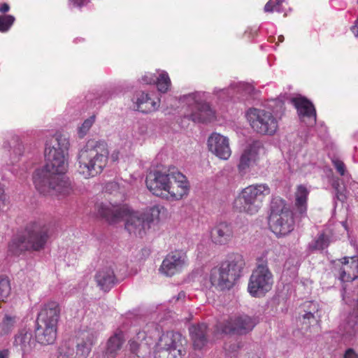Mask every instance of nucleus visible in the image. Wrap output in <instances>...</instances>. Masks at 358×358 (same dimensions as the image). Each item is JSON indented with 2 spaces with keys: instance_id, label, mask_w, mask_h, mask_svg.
<instances>
[{
  "instance_id": "f257e3e1",
  "label": "nucleus",
  "mask_w": 358,
  "mask_h": 358,
  "mask_svg": "<svg viewBox=\"0 0 358 358\" xmlns=\"http://www.w3.org/2000/svg\"><path fill=\"white\" fill-rule=\"evenodd\" d=\"M67 144L66 139L61 136H52L47 141L46 164L33 176L35 187L41 194L64 197L73 192L71 182L64 176L68 168Z\"/></svg>"
},
{
  "instance_id": "f03ea898",
  "label": "nucleus",
  "mask_w": 358,
  "mask_h": 358,
  "mask_svg": "<svg viewBox=\"0 0 358 358\" xmlns=\"http://www.w3.org/2000/svg\"><path fill=\"white\" fill-rule=\"evenodd\" d=\"M27 236L13 238L8 245V251L14 255H20L25 251H40L45 248L53 234V227L43 221L31 222L26 227Z\"/></svg>"
},
{
  "instance_id": "7ed1b4c3",
  "label": "nucleus",
  "mask_w": 358,
  "mask_h": 358,
  "mask_svg": "<svg viewBox=\"0 0 358 358\" xmlns=\"http://www.w3.org/2000/svg\"><path fill=\"white\" fill-rule=\"evenodd\" d=\"M107 143L102 141L90 140L78 156V172L85 178L100 174L108 160Z\"/></svg>"
},
{
  "instance_id": "20e7f679",
  "label": "nucleus",
  "mask_w": 358,
  "mask_h": 358,
  "mask_svg": "<svg viewBox=\"0 0 358 358\" xmlns=\"http://www.w3.org/2000/svg\"><path fill=\"white\" fill-rule=\"evenodd\" d=\"M98 214L109 223H116L126 219L125 229L129 234L142 236L148 225L141 212L132 210L127 205H97Z\"/></svg>"
},
{
  "instance_id": "39448f33",
  "label": "nucleus",
  "mask_w": 358,
  "mask_h": 358,
  "mask_svg": "<svg viewBox=\"0 0 358 358\" xmlns=\"http://www.w3.org/2000/svg\"><path fill=\"white\" fill-rule=\"evenodd\" d=\"M60 314L61 307L55 301H48L42 306L35 330L36 339L39 343L47 345L55 343Z\"/></svg>"
},
{
  "instance_id": "423d86ee",
  "label": "nucleus",
  "mask_w": 358,
  "mask_h": 358,
  "mask_svg": "<svg viewBox=\"0 0 358 358\" xmlns=\"http://www.w3.org/2000/svg\"><path fill=\"white\" fill-rule=\"evenodd\" d=\"M245 265L242 255L235 252L229 254L220 266L214 267L210 271L211 285L221 290L230 289L240 278Z\"/></svg>"
},
{
  "instance_id": "0eeeda50",
  "label": "nucleus",
  "mask_w": 358,
  "mask_h": 358,
  "mask_svg": "<svg viewBox=\"0 0 358 358\" xmlns=\"http://www.w3.org/2000/svg\"><path fill=\"white\" fill-rule=\"evenodd\" d=\"M268 189L266 185H252L241 190L235 198L233 208L238 213L250 215H255L261 209L266 198L265 192Z\"/></svg>"
},
{
  "instance_id": "6e6552de",
  "label": "nucleus",
  "mask_w": 358,
  "mask_h": 358,
  "mask_svg": "<svg viewBox=\"0 0 358 358\" xmlns=\"http://www.w3.org/2000/svg\"><path fill=\"white\" fill-rule=\"evenodd\" d=\"M186 340L178 332L163 333L156 343L155 358H183L186 355Z\"/></svg>"
},
{
  "instance_id": "1a4fd4ad",
  "label": "nucleus",
  "mask_w": 358,
  "mask_h": 358,
  "mask_svg": "<svg viewBox=\"0 0 358 358\" xmlns=\"http://www.w3.org/2000/svg\"><path fill=\"white\" fill-rule=\"evenodd\" d=\"M267 253L264 252L257 259V268L253 271L248 283V292L255 297H262L268 292V266Z\"/></svg>"
},
{
  "instance_id": "9d476101",
  "label": "nucleus",
  "mask_w": 358,
  "mask_h": 358,
  "mask_svg": "<svg viewBox=\"0 0 358 358\" xmlns=\"http://www.w3.org/2000/svg\"><path fill=\"white\" fill-rule=\"evenodd\" d=\"M256 323L248 315L235 316L216 325L218 332L225 334L245 335L252 331Z\"/></svg>"
},
{
  "instance_id": "9b49d317",
  "label": "nucleus",
  "mask_w": 358,
  "mask_h": 358,
  "mask_svg": "<svg viewBox=\"0 0 358 358\" xmlns=\"http://www.w3.org/2000/svg\"><path fill=\"white\" fill-rule=\"evenodd\" d=\"M171 176L172 167L152 171L146 176V186L154 195L164 198Z\"/></svg>"
},
{
  "instance_id": "f8f14e48",
  "label": "nucleus",
  "mask_w": 358,
  "mask_h": 358,
  "mask_svg": "<svg viewBox=\"0 0 358 358\" xmlns=\"http://www.w3.org/2000/svg\"><path fill=\"white\" fill-rule=\"evenodd\" d=\"M164 199L178 201L188 194L189 184L187 177L176 167H172V176L169 180Z\"/></svg>"
},
{
  "instance_id": "ddd939ff",
  "label": "nucleus",
  "mask_w": 358,
  "mask_h": 358,
  "mask_svg": "<svg viewBox=\"0 0 358 358\" xmlns=\"http://www.w3.org/2000/svg\"><path fill=\"white\" fill-rule=\"evenodd\" d=\"M187 265L186 254L181 250H175L165 257L159 270L166 276H173L181 272Z\"/></svg>"
},
{
  "instance_id": "4468645a",
  "label": "nucleus",
  "mask_w": 358,
  "mask_h": 358,
  "mask_svg": "<svg viewBox=\"0 0 358 358\" xmlns=\"http://www.w3.org/2000/svg\"><path fill=\"white\" fill-rule=\"evenodd\" d=\"M270 229L277 237L286 236L294 229V214L291 210H285L280 215H270Z\"/></svg>"
},
{
  "instance_id": "2eb2a0df",
  "label": "nucleus",
  "mask_w": 358,
  "mask_h": 358,
  "mask_svg": "<svg viewBox=\"0 0 358 358\" xmlns=\"http://www.w3.org/2000/svg\"><path fill=\"white\" fill-rule=\"evenodd\" d=\"M209 152L220 159L227 160L231 155L229 139L219 133L213 132L208 138Z\"/></svg>"
},
{
  "instance_id": "dca6fc26",
  "label": "nucleus",
  "mask_w": 358,
  "mask_h": 358,
  "mask_svg": "<svg viewBox=\"0 0 358 358\" xmlns=\"http://www.w3.org/2000/svg\"><path fill=\"white\" fill-rule=\"evenodd\" d=\"M265 153L264 148L260 141H254L241 154L237 166L238 173L243 176L250 168L251 162H255L260 155Z\"/></svg>"
},
{
  "instance_id": "f3484780",
  "label": "nucleus",
  "mask_w": 358,
  "mask_h": 358,
  "mask_svg": "<svg viewBox=\"0 0 358 358\" xmlns=\"http://www.w3.org/2000/svg\"><path fill=\"white\" fill-rule=\"evenodd\" d=\"M189 101L192 112L187 115L194 122H210L215 118V113L210 106L204 102H197L191 96L187 98Z\"/></svg>"
},
{
  "instance_id": "a211bd4d",
  "label": "nucleus",
  "mask_w": 358,
  "mask_h": 358,
  "mask_svg": "<svg viewBox=\"0 0 358 358\" xmlns=\"http://www.w3.org/2000/svg\"><path fill=\"white\" fill-rule=\"evenodd\" d=\"M234 238L233 227L231 224L221 222L217 224L210 231L212 242L217 245L229 243Z\"/></svg>"
},
{
  "instance_id": "6ab92c4d",
  "label": "nucleus",
  "mask_w": 358,
  "mask_h": 358,
  "mask_svg": "<svg viewBox=\"0 0 358 358\" xmlns=\"http://www.w3.org/2000/svg\"><path fill=\"white\" fill-rule=\"evenodd\" d=\"M94 337L93 334L83 331L76 338L69 339L73 341V354H78L76 358H87L92 350Z\"/></svg>"
},
{
  "instance_id": "aec40b11",
  "label": "nucleus",
  "mask_w": 358,
  "mask_h": 358,
  "mask_svg": "<svg viewBox=\"0 0 358 358\" xmlns=\"http://www.w3.org/2000/svg\"><path fill=\"white\" fill-rule=\"evenodd\" d=\"M247 117L252 128L257 133L266 134L268 131V115L263 110L250 108Z\"/></svg>"
},
{
  "instance_id": "412c9836",
  "label": "nucleus",
  "mask_w": 358,
  "mask_h": 358,
  "mask_svg": "<svg viewBox=\"0 0 358 358\" xmlns=\"http://www.w3.org/2000/svg\"><path fill=\"white\" fill-rule=\"evenodd\" d=\"M189 335L195 350H201L208 342V329L204 324L192 325L189 329Z\"/></svg>"
},
{
  "instance_id": "4be33fe9",
  "label": "nucleus",
  "mask_w": 358,
  "mask_h": 358,
  "mask_svg": "<svg viewBox=\"0 0 358 358\" xmlns=\"http://www.w3.org/2000/svg\"><path fill=\"white\" fill-rule=\"evenodd\" d=\"M136 103L138 110L143 113H149L159 108L160 100L157 97H152L150 94L141 92L137 94Z\"/></svg>"
},
{
  "instance_id": "5701e85b",
  "label": "nucleus",
  "mask_w": 358,
  "mask_h": 358,
  "mask_svg": "<svg viewBox=\"0 0 358 358\" xmlns=\"http://www.w3.org/2000/svg\"><path fill=\"white\" fill-rule=\"evenodd\" d=\"M292 101L296 108L299 115L301 118H309L310 120L309 124L311 125L316 122L315 109L310 101L303 97L293 99Z\"/></svg>"
},
{
  "instance_id": "b1692460",
  "label": "nucleus",
  "mask_w": 358,
  "mask_h": 358,
  "mask_svg": "<svg viewBox=\"0 0 358 358\" xmlns=\"http://www.w3.org/2000/svg\"><path fill=\"white\" fill-rule=\"evenodd\" d=\"M98 286L104 291L110 289L115 284V277L113 269L104 268L98 271L95 276Z\"/></svg>"
},
{
  "instance_id": "393cba45",
  "label": "nucleus",
  "mask_w": 358,
  "mask_h": 358,
  "mask_svg": "<svg viewBox=\"0 0 358 358\" xmlns=\"http://www.w3.org/2000/svg\"><path fill=\"white\" fill-rule=\"evenodd\" d=\"M32 338L31 331L22 329L15 335L13 345L24 352L31 348L30 343Z\"/></svg>"
},
{
  "instance_id": "a878e982",
  "label": "nucleus",
  "mask_w": 358,
  "mask_h": 358,
  "mask_svg": "<svg viewBox=\"0 0 358 358\" xmlns=\"http://www.w3.org/2000/svg\"><path fill=\"white\" fill-rule=\"evenodd\" d=\"M273 108L272 110V115H270V135L274 134L277 129V119H280L284 111V103L282 100L276 99L272 100ZM271 105L270 104V107Z\"/></svg>"
},
{
  "instance_id": "bb28decb",
  "label": "nucleus",
  "mask_w": 358,
  "mask_h": 358,
  "mask_svg": "<svg viewBox=\"0 0 358 358\" xmlns=\"http://www.w3.org/2000/svg\"><path fill=\"white\" fill-rule=\"evenodd\" d=\"M124 341L122 332L115 334L108 341L106 354L110 356L111 358H115L117 352L121 349Z\"/></svg>"
},
{
  "instance_id": "cd10ccee",
  "label": "nucleus",
  "mask_w": 358,
  "mask_h": 358,
  "mask_svg": "<svg viewBox=\"0 0 358 358\" xmlns=\"http://www.w3.org/2000/svg\"><path fill=\"white\" fill-rule=\"evenodd\" d=\"M308 194V192L307 189L303 185H299L295 193V206L297 207L298 211L301 215H303L306 211V201Z\"/></svg>"
},
{
  "instance_id": "c85d7f7f",
  "label": "nucleus",
  "mask_w": 358,
  "mask_h": 358,
  "mask_svg": "<svg viewBox=\"0 0 358 358\" xmlns=\"http://www.w3.org/2000/svg\"><path fill=\"white\" fill-rule=\"evenodd\" d=\"M163 207L159 206H153L149 208H147L144 212H141L143 215V218L148 225V228L150 227V224L155 220H159V216Z\"/></svg>"
},
{
  "instance_id": "c756f323",
  "label": "nucleus",
  "mask_w": 358,
  "mask_h": 358,
  "mask_svg": "<svg viewBox=\"0 0 358 358\" xmlns=\"http://www.w3.org/2000/svg\"><path fill=\"white\" fill-rule=\"evenodd\" d=\"M73 341L69 340L63 343L58 349L57 358H76L78 354H73Z\"/></svg>"
},
{
  "instance_id": "7c9ffc66",
  "label": "nucleus",
  "mask_w": 358,
  "mask_h": 358,
  "mask_svg": "<svg viewBox=\"0 0 358 358\" xmlns=\"http://www.w3.org/2000/svg\"><path fill=\"white\" fill-rule=\"evenodd\" d=\"M15 323V317L5 315L0 324V335L4 336L10 334L14 329Z\"/></svg>"
},
{
  "instance_id": "2f4dec72",
  "label": "nucleus",
  "mask_w": 358,
  "mask_h": 358,
  "mask_svg": "<svg viewBox=\"0 0 358 358\" xmlns=\"http://www.w3.org/2000/svg\"><path fill=\"white\" fill-rule=\"evenodd\" d=\"M155 84L157 85V89L160 92H167L171 85L169 74L166 71H162L159 76L156 78Z\"/></svg>"
},
{
  "instance_id": "473e14b6",
  "label": "nucleus",
  "mask_w": 358,
  "mask_h": 358,
  "mask_svg": "<svg viewBox=\"0 0 358 358\" xmlns=\"http://www.w3.org/2000/svg\"><path fill=\"white\" fill-rule=\"evenodd\" d=\"M285 210H290L285 203L284 200L280 197L272 199L270 205V215H280Z\"/></svg>"
},
{
  "instance_id": "72a5a7b5",
  "label": "nucleus",
  "mask_w": 358,
  "mask_h": 358,
  "mask_svg": "<svg viewBox=\"0 0 358 358\" xmlns=\"http://www.w3.org/2000/svg\"><path fill=\"white\" fill-rule=\"evenodd\" d=\"M318 311V304L313 302L308 303V309L306 313L303 315L302 320L303 323L306 324V327H309V324L315 320L314 314Z\"/></svg>"
},
{
  "instance_id": "f704fd0d",
  "label": "nucleus",
  "mask_w": 358,
  "mask_h": 358,
  "mask_svg": "<svg viewBox=\"0 0 358 358\" xmlns=\"http://www.w3.org/2000/svg\"><path fill=\"white\" fill-rule=\"evenodd\" d=\"M10 293V285L8 278L0 277V301H4Z\"/></svg>"
},
{
  "instance_id": "c9c22d12",
  "label": "nucleus",
  "mask_w": 358,
  "mask_h": 358,
  "mask_svg": "<svg viewBox=\"0 0 358 358\" xmlns=\"http://www.w3.org/2000/svg\"><path fill=\"white\" fill-rule=\"evenodd\" d=\"M14 22L15 17L13 15H0V31L6 32L8 31Z\"/></svg>"
},
{
  "instance_id": "e433bc0d",
  "label": "nucleus",
  "mask_w": 358,
  "mask_h": 358,
  "mask_svg": "<svg viewBox=\"0 0 358 358\" xmlns=\"http://www.w3.org/2000/svg\"><path fill=\"white\" fill-rule=\"evenodd\" d=\"M358 326L354 320L348 322L344 327L343 336L350 339L355 336L357 332Z\"/></svg>"
},
{
  "instance_id": "4c0bfd02",
  "label": "nucleus",
  "mask_w": 358,
  "mask_h": 358,
  "mask_svg": "<svg viewBox=\"0 0 358 358\" xmlns=\"http://www.w3.org/2000/svg\"><path fill=\"white\" fill-rule=\"evenodd\" d=\"M95 121V116H91L90 118L85 120L79 128L78 133L80 138H83L87 132L90 130Z\"/></svg>"
},
{
  "instance_id": "58836bf2",
  "label": "nucleus",
  "mask_w": 358,
  "mask_h": 358,
  "mask_svg": "<svg viewBox=\"0 0 358 358\" xmlns=\"http://www.w3.org/2000/svg\"><path fill=\"white\" fill-rule=\"evenodd\" d=\"M329 245L328 238L324 234H321L315 243L311 245V248L315 250H323Z\"/></svg>"
},
{
  "instance_id": "ea45409f",
  "label": "nucleus",
  "mask_w": 358,
  "mask_h": 358,
  "mask_svg": "<svg viewBox=\"0 0 358 358\" xmlns=\"http://www.w3.org/2000/svg\"><path fill=\"white\" fill-rule=\"evenodd\" d=\"M129 345L131 352L140 357L141 354V350L143 347L141 341L136 340L135 338H132L129 341Z\"/></svg>"
},
{
  "instance_id": "a19ab883",
  "label": "nucleus",
  "mask_w": 358,
  "mask_h": 358,
  "mask_svg": "<svg viewBox=\"0 0 358 358\" xmlns=\"http://www.w3.org/2000/svg\"><path fill=\"white\" fill-rule=\"evenodd\" d=\"M239 90L245 94L248 95H255L256 94V91L252 85L249 83H240L239 84Z\"/></svg>"
},
{
  "instance_id": "79ce46f5",
  "label": "nucleus",
  "mask_w": 358,
  "mask_h": 358,
  "mask_svg": "<svg viewBox=\"0 0 358 358\" xmlns=\"http://www.w3.org/2000/svg\"><path fill=\"white\" fill-rule=\"evenodd\" d=\"M141 80L146 85L155 84L156 82V76L153 73H148L142 77Z\"/></svg>"
},
{
  "instance_id": "37998d69",
  "label": "nucleus",
  "mask_w": 358,
  "mask_h": 358,
  "mask_svg": "<svg viewBox=\"0 0 358 358\" xmlns=\"http://www.w3.org/2000/svg\"><path fill=\"white\" fill-rule=\"evenodd\" d=\"M333 164L336 169L337 171L341 175L343 176L345 174V164L343 162L335 159L333 160Z\"/></svg>"
},
{
  "instance_id": "c03bdc74",
  "label": "nucleus",
  "mask_w": 358,
  "mask_h": 358,
  "mask_svg": "<svg viewBox=\"0 0 358 358\" xmlns=\"http://www.w3.org/2000/svg\"><path fill=\"white\" fill-rule=\"evenodd\" d=\"M343 358H358V354H357L354 350L350 348L346 350Z\"/></svg>"
},
{
  "instance_id": "a18cd8bd",
  "label": "nucleus",
  "mask_w": 358,
  "mask_h": 358,
  "mask_svg": "<svg viewBox=\"0 0 358 358\" xmlns=\"http://www.w3.org/2000/svg\"><path fill=\"white\" fill-rule=\"evenodd\" d=\"M146 333L144 331H139L136 333V336L134 337L136 340L139 341L141 342L143 341L146 338Z\"/></svg>"
},
{
  "instance_id": "49530a36",
  "label": "nucleus",
  "mask_w": 358,
  "mask_h": 358,
  "mask_svg": "<svg viewBox=\"0 0 358 358\" xmlns=\"http://www.w3.org/2000/svg\"><path fill=\"white\" fill-rule=\"evenodd\" d=\"M6 196L4 194V189L0 187V210L6 205Z\"/></svg>"
},
{
  "instance_id": "de8ad7c7",
  "label": "nucleus",
  "mask_w": 358,
  "mask_h": 358,
  "mask_svg": "<svg viewBox=\"0 0 358 358\" xmlns=\"http://www.w3.org/2000/svg\"><path fill=\"white\" fill-rule=\"evenodd\" d=\"M71 1L74 6L81 8L87 3L88 0H71Z\"/></svg>"
},
{
  "instance_id": "09e8293b",
  "label": "nucleus",
  "mask_w": 358,
  "mask_h": 358,
  "mask_svg": "<svg viewBox=\"0 0 358 358\" xmlns=\"http://www.w3.org/2000/svg\"><path fill=\"white\" fill-rule=\"evenodd\" d=\"M10 9V6L8 3H3L0 4V13H7Z\"/></svg>"
},
{
  "instance_id": "8fccbe9b",
  "label": "nucleus",
  "mask_w": 358,
  "mask_h": 358,
  "mask_svg": "<svg viewBox=\"0 0 358 358\" xmlns=\"http://www.w3.org/2000/svg\"><path fill=\"white\" fill-rule=\"evenodd\" d=\"M238 348V347L236 345H234L233 346L229 345L227 343L224 345V349L229 352L236 351Z\"/></svg>"
},
{
  "instance_id": "3c124183",
  "label": "nucleus",
  "mask_w": 358,
  "mask_h": 358,
  "mask_svg": "<svg viewBox=\"0 0 358 358\" xmlns=\"http://www.w3.org/2000/svg\"><path fill=\"white\" fill-rule=\"evenodd\" d=\"M9 351L8 350H3L0 351V358H8Z\"/></svg>"
},
{
  "instance_id": "603ef678",
  "label": "nucleus",
  "mask_w": 358,
  "mask_h": 358,
  "mask_svg": "<svg viewBox=\"0 0 358 358\" xmlns=\"http://www.w3.org/2000/svg\"><path fill=\"white\" fill-rule=\"evenodd\" d=\"M118 155H119V152H114L112 155H111V159L113 161L115 162L118 159Z\"/></svg>"
},
{
  "instance_id": "864d4df0",
  "label": "nucleus",
  "mask_w": 358,
  "mask_h": 358,
  "mask_svg": "<svg viewBox=\"0 0 358 358\" xmlns=\"http://www.w3.org/2000/svg\"><path fill=\"white\" fill-rule=\"evenodd\" d=\"M265 12H268V2H267L264 6Z\"/></svg>"
},
{
  "instance_id": "5fc2aeb1",
  "label": "nucleus",
  "mask_w": 358,
  "mask_h": 358,
  "mask_svg": "<svg viewBox=\"0 0 358 358\" xmlns=\"http://www.w3.org/2000/svg\"><path fill=\"white\" fill-rule=\"evenodd\" d=\"M185 296V293L184 292H180L178 294V299L180 298V297H182V296Z\"/></svg>"
},
{
  "instance_id": "6e6d98bb",
  "label": "nucleus",
  "mask_w": 358,
  "mask_h": 358,
  "mask_svg": "<svg viewBox=\"0 0 358 358\" xmlns=\"http://www.w3.org/2000/svg\"><path fill=\"white\" fill-rule=\"evenodd\" d=\"M278 39H279V41L282 42V41H283V39H284L283 36H280L278 37Z\"/></svg>"
},
{
  "instance_id": "4d7b16f0",
  "label": "nucleus",
  "mask_w": 358,
  "mask_h": 358,
  "mask_svg": "<svg viewBox=\"0 0 358 358\" xmlns=\"http://www.w3.org/2000/svg\"><path fill=\"white\" fill-rule=\"evenodd\" d=\"M284 0H276L278 4L281 3Z\"/></svg>"
},
{
  "instance_id": "13d9d810",
  "label": "nucleus",
  "mask_w": 358,
  "mask_h": 358,
  "mask_svg": "<svg viewBox=\"0 0 358 358\" xmlns=\"http://www.w3.org/2000/svg\"><path fill=\"white\" fill-rule=\"evenodd\" d=\"M110 185L111 186H115V187L116 186V184H113V183H111V184H110Z\"/></svg>"
}]
</instances>
